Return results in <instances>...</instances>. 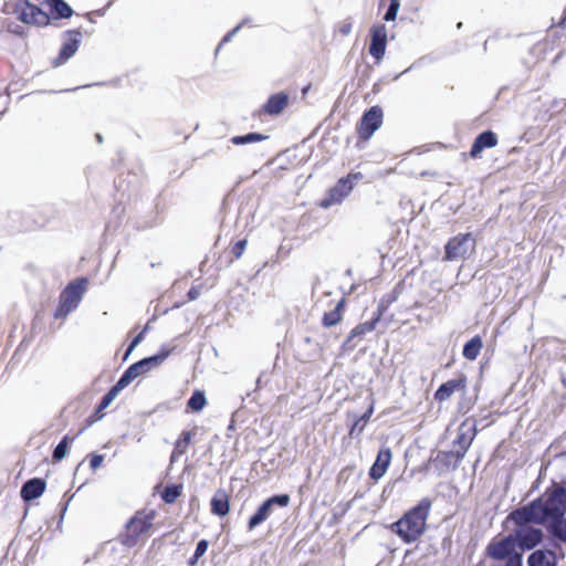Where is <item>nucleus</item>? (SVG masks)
<instances>
[{"label": "nucleus", "instance_id": "1", "mask_svg": "<svg viewBox=\"0 0 566 566\" xmlns=\"http://www.w3.org/2000/svg\"><path fill=\"white\" fill-rule=\"evenodd\" d=\"M566 489L554 483L546 490L542 497L532 501L530 504L513 511L510 518L515 523L533 522L544 524L548 522L551 533L558 539L566 543Z\"/></svg>", "mask_w": 566, "mask_h": 566}, {"label": "nucleus", "instance_id": "2", "mask_svg": "<svg viewBox=\"0 0 566 566\" xmlns=\"http://www.w3.org/2000/svg\"><path fill=\"white\" fill-rule=\"evenodd\" d=\"M430 506L431 502L428 499H422L417 506L392 524V530L405 543H412L422 535Z\"/></svg>", "mask_w": 566, "mask_h": 566}, {"label": "nucleus", "instance_id": "3", "mask_svg": "<svg viewBox=\"0 0 566 566\" xmlns=\"http://www.w3.org/2000/svg\"><path fill=\"white\" fill-rule=\"evenodd\" d=\"M87 285L86 279H78L71 282L64 291L61 293L60 303L55 310L54 316L56 318L66 317L72 311H74L85 293Z\"/></svg>", "mask_w": 566, "mask_h": 566}, {"label": "nucleus", "instance_id": "4", "mask_svg": "<svg viewBox=\"0 0 566 566\" xmlns=\"http://www.w3.org/2000/svg\"><path fill=\"white\" fill-rule=\"evenodd\" d=\"M171 349L161 348L156 355L140 359L139 361L130 365L118 379L125 387H127L134 379L144 375L151 369L161 365L170 355Z\"/></svg>", "mask_w": 566, "mask_h": 566}, {"label": "nucleus", "instance_id": "5", "mask_svg": "<svg viewBox=\"0 0 566 566\" xmlns=\"http://www.w3.org/2000/svg\"><path fill=\"white\" fill-rule=\"evenodd\" d=\"M153 526V514L137 512L125 525L120 542L128 547L135 546L139 538Z\"/></svg>", "mask_w": 566, "mask_h": 566}, {"label": "nucleus", "instance_id": "6", "mask_svg": "<svg viewBox=\"0 0 566 566\" xmlns=\"http://www.w3.org/2000/svg\"><path fill=\"white\" fill-rule=\"evenodd\" d=\"M475 250V239L472 233H459L451 238L444 247L446 261H458L468 258Z\"/></svg>", "mask_w": 566, "mask_h": 566}, {"label": "nucleus", "instance_id": "7", "mask_svg": "<svg viewBox=\"0 0 566 566\" xmlns=\"http://www.w3.org/2000/svg\"><path fill=\"white\" fill-rule=\"evenodd\" d=\"M290 504L289 494H277L265 500L250 517L248 530L252 531L263 522H265L273 513L275 507H286Z\"/></svg>", "mask_w": 566, "mask_h": 566}, {"label": "nucleus", "instance_id": "8", "mask_svg": "<svg viewBox=\"0 0 566 566\" xmlns=\"http://www.w3.org/2000/svg\"><path fill=\"white\" fill-rule=\"evenodd\" d=\"M360 178V172L349 174L348 176L340 178L322 200L321 207L327 209L332 206L339 205L352 192L354 182Z\"/></svg>", "mask_w": 566, "mask_h": 566}, {"label": "nucleus", "instance_id": "9", "mask_svg": "<svg viewBox=\"0 0 566 566\" xmlns=\"http://www.w3.org/2000/svg\"><path fill=\"white\" fill-rule=\"evenodd\" d=\"M14 13L21 22L27 24L41 27L49 23L48 13L28 0H18L14 7Z\"/></svg>", "mask_w": 566, "mask_h": 566}, {"label": "nucleus", "instance_id": "10", "mask_svg": "<svg viewBox=\"0 0 566 566\" xmlns=\"http://www.w3.org/2000/svg\"><path fill=\"white\" fill-rule=\"evenodd\" d=\"M475 434L476 429L473 423L464 421L460 424L457 438L453 442L455 449L451 452V455L455 458L457 462H460L464 458Z\"/></svg>", "mask_w": 566, "mask_h": 566}, {"label": "nucleus", "instance_id": "11", "mask_svg": "<svg viewBox=\"0 0 566 566\" xmlns=\"http://www.w3.org/2000/svg\"><path fill=\"white\" fill-rule=\"evenodd\" d=\"M384 113L380 106H373L367 109L359 123L358 134L363 139H369L373 134L380 127Z\"/></svg>", "mask_w": 566, "mask_h": 566}, {"label": "nucleus", "instance_id": "12", "mask_svg": "<svg viewBox=\"0 0 566 566\" xmlns=\"http://www.w3.org/2000/svg\"><path fill=\"white\" fill-rule=\"evenodd\" d=\"M528 523H516L515 537L518 546L523 549L534 548L543 538L542 530L528 526Z\"/></svg>", "mask_w": 566, "mask_h": 566}, {"label": "nucleus", "instance_id": "13", "mask_svg": "<svg viewBox=\"0 0 566 566\" xmlns=\"http://www.w3.org/2000/svg\"><path fill=\"white\" fill-rule=\"evenodd\" d=\"M65 34L69 38L63 42L57 57L53 61L54 66L64 64L76 53L81 44L82 33L80 30H70Z\"/></svg>", "mask_w": 566, "mask_h": 566}, {"label": "nucleus", "instance_id": "14", "mask_svg": "<svg viewBox=\"0 0 566 566\" xmlns=\"http://www.w3.org/2000/svg\"><path fill=\"white\" fill-rule=\"evenodd\" d=\"M387 43V30L384 24L374 25L370 30L369 54L376 60L385 55Z\"/></svg>", "mask_w": 566, "mask_h": 566}, {"label": "nucleus", "instance_id": "15", "mask_svg": "<svg viewBox=\"0 0 566 566\" xmlns=\"http://www.w3.org/2000/svg\"><path fill=\"white\" fill-rule=\"evenodd\" d=\"M391 450L388 447H382L377 454L376 461L369 470V476L373 480H379L382 478L391 462Z\"/></svg>", "mask_w": 566, "mask_h": 566}, {"label": "nucleus", "instance_id": "16", "mask_svg": "<svg viewBox=\"0 0 566 566\" xmlns=\"http://www.w3.org/2000/svg\"><path fill=\"white\" fill-rule=\"evenodd\" d=\"M515 543L511 537H505L499 542H493L488 546V554L494 559H504L512 556Z\"/></svg>", "mask_w": 566, "mask_h": 566}, {"label": "nucleus", "instance_id": "17", "mask_svg": "<svg viewBox=\"0 0 566 566\" xmlns=\"http://www.w3.org/2000/svg\"><path fill=\"white\" fill-rule=\"evenodd\" d=\"M45 481L39 478L28 480L21 488L20 494L24 501L38 499L45 491Z\"/></svg>", "mask_w": 566, "mask_h": 566}, {"label": "nucleus", "instance_id": "18", "mask_svg": "<svg viewBox=\"0 0 566 566\" xmlns=\"http://www.w3.org/2000/svg\"><path fill=\"white\" fill-rule=\"evenodd\" d=\"M465 388V378L451 379L440 385L434 392V399L438 401L448 400L455 391L463 390Z\"/></svg>", "mask_w": 566, "mask_h": 566}, {"label": "nucleus", "instance_id": "19", "mask_svg": "<svg viewBox=\"0 0 566 566\" xmlns=\"http://www.w3.org/2000/svg\"><path fill=\"white\" fill-rule=\"evenodd\" d=\"M496 144L497 137L493 132H483L479 134L474 139V143L470 150V155L471 157L476 158L482 153L483 149L494 147L496 146Z\"/></svg>", "mask_w": 566, "mask_h": 566}, {"label": "nucleus", "instance_id": "20", "mask_svg": "<svg viewBox=\"0 0 566 566\" xmlns=\"http://www.w3.org/2000/svg\"><path fill=\"white\" fill-rule=\"evenodd\" d=\"M289 103V95L285 93H277L269 97L263 105V112L269 115H279Z\"/></svg>", "mask_w": 566, "mask_h": 566}, {"label": "nucleus", "instance_id": "21", "mask_svg": "<svg viewBox=\"0 0 566 566\" xmlns=\"http://www.w3.org/2000/svg\"><path fill=\"white\" fill-rule=\"evenodd\" d=\"M229 500L226 493L217 492L211 499V512L218 516H224L229 513Z\"/></svg>", "mask_w": 566, "mask_h": 566}, {"label": "nucleus", "instance_id": "22", "mask_svg": "<svg viewBox=\"0 0 566 566\" xmlns=\"http://www.w3.org/2000/svg\"><path fill=\"white\" fill-rule=\"evenodd\" d=\"M49 6L55 19H67L73 14L72 8L64 0H49Z\"/></svg>", "mask_w": 566, "mask_h": 566}, {"label": "nucleus", "instance_id": "23", "mask_svg": "<svg viewBox=\"0 0 566 566\" xmlns=\"http://www.w3.org/2000/svg\"><path fill=\"white\" fill-rule=\"evenodd\" d=\"M482 347L483 343L481 337L474 336L464 344L462 354L467 359L474 360L479 356Z\"/></svg>", "mask_w": 566, "mask_h": 566}, {"label": "nucleus", "instance_id": "24", "mask_svg": "<svg viewBox=\"0 0 566 566\" xmlns=\"http://www.w3.org/2000/svg\"><path fill=\"white\" fill-rule=\"evenodd\" d=\"M344 303V300H340L332 311L324 314L322 323L325 327L334 326L342 319Z\"/></svg>", "mask_w": 566, "mask_h": 566}, {"label": "nucleus", "instance_id": "25", "mask_svg": "<svg viewBox=\"0 0 566 566\" xmlns=\"http://www.w3.org/2000/svg\"><path fill=\"white\" fill-rule=\"evenodd\" d=\"M373 412H374V406L371 405L359 418H357L355 420V422L353 423V426H352V428L349 430V434L352 437L359 436L364 431V429H365L367 422L369 421Z\"/></svg>", "mask_w": 566, "mask_h": 566}, {"label": "nucleus", "instance_id": "26", "mask_svg": "<svg viewBox=\"0 0 566 566\" xmlns=\"http://www.w3.org/2000/svg\"><path fill=\"white\" fill-rule=\"evenodd\" d=\"M266 138H268V136H265L261 133H248L245 135L233 136L230 139V142L233 145L242 146V145H247V144L259 143V142L265 140Z\"/></svg>", "mask_w": 566, "mask_h": 566}, {"label": "nucleus", "instance_id": "27", "mask_svg": "<svg viewBox=\"0 0 566 566\" xmlns=\"http://www.w3.org/2000/svg\"><path fill=\"white\" fill-rule=\"evenodd\" d=\"M377 322L378 318H375L357 325L355 328L352 329L346 342L349 343L356 337H361L365 334L373 332L376 327Z\"/></svg>", "mask_w": 566, "mask_h": 566}, {"label": "nucleus", "instance_id": "28", "mask_svg": "<svg viewBox=\"0 0 566 566\" xmlns=\"http://www.w3.org/2000/svg\"><path fill=\"white\" fill-rule=\"evenodd\" d=\"M126 388L119 380L105 394L98 405L97 410H104L107 408L112 401L118 396V394Z\"/></svg>", "mask_w": 566, "mask_h": 566}, {"label": "nucleus", "instance_id": "29", "mask_svg": "<svg viewBox=\"0 0 566 566\" xmlns=\"http://www.w3.org/2000/svg\"><path fill=\"white\" fill-rule=\"evenodd\" d=\"M72 442H73V438H69L67 436H64L53 450V454H52L53 461H55V462L61 461L66 455L69 446Z\"/></svg>", "mask_w": 566, "mask_h": 566}, {"label": "nucleus", "instance_id": "30", "mask_svg": "<svg viewBox=\"0 0 566 566\" xmlns=\"http://www.w3.org/2000/svg\"><path fill=\"white\" fill-rule=\"evenodd\" d=\"M207 400L203 391L196 390L188 400V408L192 411H200L206 406Z\"/></svg>", "mask_w": 566, "mask_h": 566}, {"label": "nucleus", "instance_id": "31", "mask_svg": "<svg viewBox=\"0 0 566 566\" xmlns=\"http://www.w3.org/2000/svg\"><path fill=\"white\" fill-rule=\"evenodd\" d=\"M528 566H552L547 555L543 551L533 552L528 556Z\"/></svg>", "mask_w": 566, "mask_h": 566}, {"label": "nucleus", "instance_id": "32", "mask_svg": "<svg viewBox=\"0 0 566 566\" xmlns=\"http://www.w3.org/2000/svg\"><path fill=\"white\" fill-rule=\"evenodd\" d=\"M180 493H181V485L171 484V485H167L165 488V490L161 494V497L165 501V503L171 504L177 500V497L180 495Z\"/></svg>", "mask_w": 566, "mask_h": 566}, {"label": "nucleus", "instance_id": "33", "mask_svg": "<svg viewBox=\"0 0 566 566\" xmlns=\"http://www.w3.org/2000/svg\"><path fill=\"white\" fill-rule=\"evenodd\" d=\"M250 25V19H244L242 20L237 27H234L231 31H229L223 38L222 40L220 41L219 45L217 46L216 49V54H218L219 50L221 49L222 45H224L226 43L230 42L232 40V38L241 30L242 27L244 25Z\"/></svg>", "mask_w": 566, "mask_h": 566}, {"label": "nucleus", "instance_id": "34", "mask_svg": "<svg viewBox=\"0 0 566 566\" xmlns=\"http://www.w3.org/2000/svg\"><path fill=\"white\" fill-rule=\"evenodd\" d=\"M191 440V432L190 431H184L180 436V438L175 443V450L178 452L179 455H182Z\"/></svg>", "mask_w": 566, "mask_h": 566}, {"label": "nucleus", "instance_id": "35", "mask_svg": "<svg viewBox=\"0 0 566 566\" xmlns=\"http://www.w3.org/2000/svg\"><path fill=\"white\" fill-rule=\"evenodd\" d=\"M147 328H148V326L146 325L144 327V329L133 338V340L130 342V344L128 345V347L126 349L124 358H127L132 354V352L135 349V347L144 339Z\"/></svg>", "mask_w": 566, "mask_h": 566}, {"label": "nucleus", "instance_id": "36", "mask_svg": "<svg viewBox=\"0 0 566 566\" xmlns=\"http://www.w3.org/2000/svg\"><path fill=\"white\" fill-rule=\"evenodd\" d=\"M208 541L201 539L197 543L195 551V560H198L208 549Z\"/></svg>", "mask_w": 566, "mask_h": 566}, {"label": "nucleus", "instance_id": "37", "mask_svg": "<svg viewBox=\"0 0 566 566\" xmlns=\"http://www.w3.org/2000/svg\"><path fill=\"white\" fill-rule=\"evenodd\" d=\"M245 247H247V240H240V241H238V242L233 245V248H232V253H233V255H234L237 259H239V258L243 254V252H244V250H245Z\"/></svg>", "mask_w": 566, "mask_h": 566}, {"label": "nucleus", "instance_id": "38", "mask_svg": "<svg viewBox=\"0 0 566 566\" xmlns=\"http://www.w3.org/2000/svg\"><path fill=\"white\" fill-rule=\"evenodd\" d=\"M103 460H104V455H102V454H92V457L90 459V467H91V469L92 470L98 469L102 465Z\"/></svg>", "mask_w": 566, "mask_h": 566}, {"label": "nucleus", "instance_id": "39", "mask_svg": "<svg viewBox=\"0 0 566 566\" xmlns=\"http://www.w3.org/2000/svg\"><path fill=\"white\" fill-rule=\"evenodd\" d=\"M9 103H10L9 94L0 95V115L7 111Z\"/></svg>", "mask_w": 566, "mask_h": 566}, {"label": "nucleus", "instance_id": "40", "mask_svg": "<svg viewBox=\"0 0 566 566\" xmlns=\"http://www.w3.org/2000/svg\"><path fill=\"white\" fill-rule=\"evenodd\" d=\"M506 566H522V557L517 554L507 557Z\"/></svg>", "mask_w": 566, "mask_h": 566}, {"label": "nucleus", "instance_id": "41", "mask_svg": "<svg viewBox=\"0 0 566 566\" xmlns=\"http://www.w3.org/2000/svg\"><path fill=\"white\" fill-rule=\"evenodd\" d=\"M397 13L398 11L388 8L384 15L385 21H394L397 18Z\"/></svg>", "mask_w": 566, "mask_h": 566}, {"label": "nucleus", "instance_id": "42", "mask_svg": "<svg viewBox=\"0 0 566 566\" xmlns=\"http://www.w3.org/2000/svg\"><path fill=\"white\" fill-rule=\"evenodd\" d=\"M397 13L398 11L388 8L384 15L385 21H394L397 18Z\"/></svg>", "mask_w": 566, "mask_h": 566}, {"label": "nucleus", "instance_id": "43", "mask_svg": "<svg viewBox=\"0 0 566 566\" xmlns=\"http://www.w3.org/2000/svg\"><path fill=\"white\" fill-rule=\"evenodd\" d=\"M340 33L344 34V35H347L350 33L352 31V24L350 23H345L340 27L339 29Z\"/></svg>", "mask_w": 566, "mask_h": 566}, {"label": "nucleus", "instance_id": "44", "mask_svg": "<svg viewBox=\"0 0 566 566\" xmlns=\"http://www.w3.org/2000/svg\"><path fill=\"white\" fill-rule=\"evenodd\" d=\"M558 27L564 28L566 25V8L563 11L562 18L557 23Z\"/></svg>", "mask_w": 566, "mask_h": 566}, {"label": "nucleus", "instance_id": "45", "mask_svg": "<svg viewBox=\"0 0 566 566\" xmlns=\"http://www.w3.org/2000/svg\"><path fill=\"white\" fill-rule=\"evenodd\" d=\"M199 296V292L196 289H190L188 292V297L190 300H196Z\"/></svg>", "mask_w": 566, "mask_h": 566}, {"label": "nucleus", "instance_id": "46", "mask_svg": "<svg viewBox=\"0 0 566 566\" xmlns=\"http://www.w3.org/2000/svg\"><path fill=\"white\" fill-rule=\"evenodd\" d=\"M389 9H392V10H396V11H399V8H400V2L398 1H391L390 0V4L388 7Z\"/></svg>", "mask_w": 566, "mask_h": 566}, {"label": "nucleus", "instance_id": "47", "mask_svg": "<svg viewBox=\"0 0 566 566\" xmlns=\"http://www.w3.org/2000/svg\"><path fill=\"white\" fill-rule=\"evenodd\" d=\"M10 32L12 33H15V34H22V28L20 25H17L15 28H9Z\"/></svg>", "mask_w": 566, "mask_h": 566}, {"label": "nucleus", "instance_id": "48", "mask_svg": "<svg viewBox=\"0 0 566 566\" xmlns=\"http://www.w3.org/2000/svg\"><path fill=\"white\" fill-rule=\"evenodd\" d=\"M180 455L178 454V452H176V450L174 449L172 453H171V457H170V461L174 462L176 461Z\"/></svg>", "mask_w": 566, "mask_h": 566}, {"label": "nucleus", "instance_id": "49", "mask_svg": "<svg viewBox=\"0 0 566 566\" xmlns=\"http://www.w3.org/2000/svg\"><path fill=\"white\" fill-rule=\"evenodd\" d=\"M198 560H195V555L190 558L189 564L195 565Z\"/></svg>", "mask_w": 566, "mask_h": 566}, {"label": "nucleus", "instance_id": "50", "mask_svg": "<svg viewBox=\"0 0 566 566\" xmlns=\"http://www.w3.org/2000/svg\"><path fill=\"white\" fill-rule=\"evenodd\" d=\"M96 138H97L98 143H102L103 138H102V136L99 134L96 135Z\"/></svg>", "mask_w": 566, "mask_h": 566}, {"label": "nucleus", "instance_id": "51", "mask_svg": "<svg viewBox=\"0 0 566 566\" xmlns=\"http://www.w3.org/2000/svg\"><path fill=\"white\" fill-rule=\"evenodd\" d=\"M261 384V377L256 379V385L259 386Z\"/></svg>", "mask_w": 566, "mask_h": 566}]
</instances>
